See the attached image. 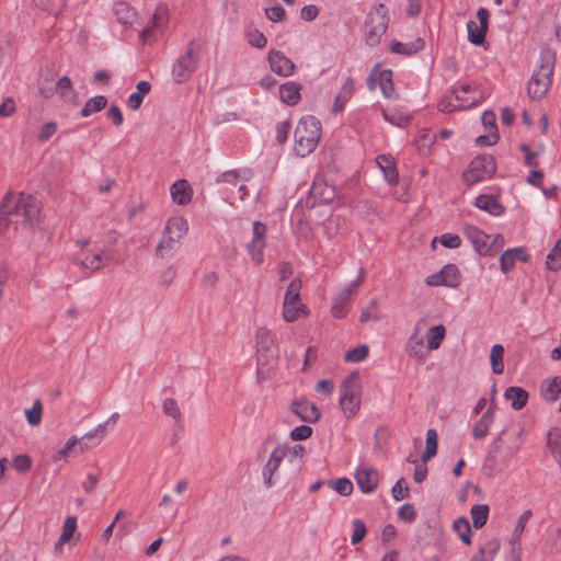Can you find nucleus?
Instances as JSON below:
<instances>
[{
    "instance_id": "nucleus-16",
    "label": "nucleus",
    "mask_w": 561,
    "mask_h": 561,
    "mask_svg": "<svg viewBox=\"0 0 561 561\" xmlns=\"http://www.w3.org/2000/svg\"><path fill=\"white\" fill-rule=\"evenodd\" d=\"M285 456L286 449L283 446H276L271 453L262 469L263 481L266 488L270 489L275 484L273 476L278 470Z\"/></svg>"
},
{
    "instance_id": "nucleus-28",
    "label": "nucleus",
    "mask_w": 561,
    "mask_h": 561,
    "mask_svg": "<svg viewBox=\"0 0 561 561\" xmlns=\"http://www.w3.org/2000/svg\"><path fill=\"white\" fill-rule=\"evenodd\" d=\"M110 261V255L99 251L95 253L87 254L82 260L79 261V265L83 271L92 273L106 266Z\"/></svg>"
},
{
    "instance_id": "nucleus-64",
    "label": "nucleus",
    "mask_w": 561,
    "mask_h": 561,
    "mask_svg": "<svg viewBox=\"0 0 561 561\" xmlns=\"http://www.w3.org/2000/svg\"><path fill=\"white\" fill-rule=\"evenodd\" d=\"M319 15V9L314 4H307L300 10V18L304 21L311 22Z\"/></svg>"
},
{
    "instance_id": "nucleus-11",
    "label": "nucleus",
    "mask_w": 561,
    "mask_h": 561,
    "mask_svg": "<svg viewBox=\"0 0 561 561\" xmlns=\"http://www.w3.org/2000/svg\"><path fill=\"white\" fill-rule=\"evenodd\" d=\"M461 274L455 264L444 265L439 272L426 278L428 286H446L455 288L460 285Z\"/></svg>"
},
{
    "instance_id": "nucleus-14",
    "label": "nucleus",
    "mask_w": 561,
    "mask_h": 561,
    "mask_svg": "<svg viewBox=\"0 0 561 561\" xmlns=\"http://www.w3.org/2000/svg\"><path fill=\"white\" fill-rule=\"evenodd\" d=\"M465 236L472 243L474 250L481 255L492 254V245L490 243L491 236L483 232L473 225H467L463 229Z\"/></svg>"
},
{
    "instance_id": "nucleus-48",
    "label": "nucleus",
    "mask_w": 561,
    "mask_h": 561,
    "mask_svg": "<svg viewBox=\"0 0 561 561\" xmlns=\"http://www.w3.org/2000/svg\"><path fill=\"white\" fill-rule=\"evenodd\" d=\"M331 488L342 496H348L353 492V483L348 478H339L334 481H329Z\"/></svg>"
},
{
    "instance_id": "nucleus-2",
    "label": "nucleus",
    "mask_w": 561,
    "mask_h": 561,
    "mask_svg": "<svg viewBox=\"0 0 561 561\" xmlns=\"http://www.w3.org/2000/svg\"><path fill=\"white\" fill-rule=\"evenodd\" d=\"M321 123L312 116L300 118L294 133V151L299 157H306L317 148L321 139Z\"/></svg>"
},
{
    "instance_id": "nucleus-23",
    "label": "nucleus",
    "mask_w": 561,
    "mask_h": 561,
    "mask_svg": "<svg viewBox=\"0 0 561 561\" xmlns=\"http://www.w3.org/2000/svg\"><path fill=\"white\" fill-rule=\"evenodd\" d=\"M301 84L296 81H287L279 85V99L289 106L297 105L301 99Z\"/></svg>"
},
{
    "instance_id": "nucleus-44",
    "label": "nucleus",
    "mask_w": 561,
    "mask_h": 561,
    "mask_svg": "<svg viewBox=\"0 0 561 561\" xmlns=\"http://www.w3.org/2000/svg\"><path fill=\"white\" fill-rule=\"evenodd\" d=\"M453 528L465 545L471 543V528L468 519L459 517L454 522Z\"/></svg>"
},
{
    "instance_id": "nucleus-13",
    "label": "nucleus",
    "mask_w": 561,
    "mask_h": 561,
    "mask_svg": "<svg viewBox=\"0 0 561 561\" xmlns=\"http://www.w3.org/2000/svg\"><path fill=\"white\" fill-rule=\"evenodd\" d=\"M386 31L387 23L385 21V16L379 12L369 14L364 27L365 41L367 45L376 46L380 42Z\"/></svg>"
},
{
    "instance_id": "nucleus-61",
    "label": "nucleus",
    "mask_w": 561,
    "mask_h": 561,
    "mask_svg": "<svg viewBox=\"0 0 561 561\" xmlns=\"http://www.w3.org/2000/svg\"><path fill=\"white\" fill-rule=\"evenodd\" d=\"M419 47L416 48L413 44H405L401 42H392L390 45V50L394 54L401 55H411L414 54Z\"/></svg>"
},
{
    "instance_id": "nucleus-60",
    "label": "nucleus",
    "mask_w": 561,
    "mask_h": 561,
    "mask_svg": "<svg viewBox=\"0 0 561 561\" xmlns=\"http://www.w3.org/2000/svg\"><path fill=\"white\" fill-rule=\"evenodd\" d=\"M57 129L58 126L55 122H48L44 124L37 136V140L39 142H46L51 136L56 134Z\"/></svg>"
},
{
    "instance_id": "nucleus-47",
    "label": "nucleus",
    "mask_w": 561,
    "mask_h": 561,
    "mask_svg": "<svg viewBox=\"0 0 561 561\" xmlns=\"http://www.w3.org/2000/svg\"><path fill=\"white\" fill-rule=\"evenodd\" d=\"M162 411L167 416L172 417L176 423L182 422V413L178 402L174 399H165L162 403Z\"/></svg>"
},
{
    "instance_id": "nucleus-59",
    "label": "nucleus",
    "mask_w": 561,
    "mask_h": 561,
    "mask_svg": "<svg viewBox=\"0 0 561 561\" xmlns=\"http://www.w3.org/2000/svg\"><path fill=\"white\" fill-rule=\"evenodd\" d=\"M266 18L272 22H280L285 19V10L280 4H276L265 9Z\"/></svg>"
},
{
    "instance_id": "nucleus-15",
    "label": "nucleus",
    "mask_w": 561,
    "mask_h": 561,
    "mask_svg": "<svg viewBox=\"0 0 561 561\" xmlns=\"http://www.w3.org/2000/svg\"><path fill=\"white\" fill-rule=\"evenodd\" d=\"M290 411L305 423H316L320 420L321 413L317 405L307 399H298L291 402Z\"/></svg>"
},
{
    "instance_id": "nucleus-53",
    "label": "nucleus",
    "mask_w": 561,
    "mask_h": 561,
    "mask_svg": "<svg viewBox=\"0 0 561 561\" xmlns=\"http://www.w3.org/2000/svg\"><path fill=\"white\" fill-rule=\"evenodd\" d=\"M241 172L244 173L245 171L233 169V170H228V171L221 172L216 176L215 182L217 184L228 183V184L236 185L241 176Z\"/></svg>"
},
{
    "instance_id": "nucleus-4",
    "label": "nucleus",
    "mask_w": 561,
    "mask_h": 561,
    "mask_svg": "<svg viewBox=\"0 0 561 561\" xmlns=\"http://www.w3.org/2000/svg\"><path fill=\"white\" fill-rule=\"evenodd\" d=\"M362 402V385L356 374L345 378L340 388L339 404L343 415L350 420L359 411Z\"/></svg>"
},
{
    "instance_id": "nucleus-12",
    "label": "nucleus",
    "mask_w": 561,
    "mask_h": 561,
    "mask_svg": "<svg viewBox=\"0 0 561 561\" xmlns=\"http://www.w3.org/2000/svg\"><path fill=\"white\" fill-rule=\"evenodd\" d=\"M265 234H266V226L261 221L253 222V236L251 242L248 244V252L251 256V260L255 265H260L263 263V250L266 245L265 243Z\"/></svg>"
},
{
    "instance_id": "nucleus-36",
    "label": "nucleus",
    "mask_w": 561,
    "mask_h": 561,
    "mask_svg": "<svg viewBox=\"0 0 561 561\" xmlns=\"http://www.w3.org/2000/svg\"><path fill=\"white\" fill-rule=\"evenodd\" d=\"M379 85L381 89V93L387 99H397L398 95L396 93L394 84L392 82V71L391 70H382L379 73Z\"/></svg>"
},
{
    "instance_id": "nucleus-1",
    "label": "nucleus",
    "mask_w": 561,
    "mask_h": 561,
    "mask_svg": "<svg viewBox=\"0 0 561 561\" xmlns=\"http://www.w3.org/2000/svg\"><path fill=\"white\" fill-rule=\"evenodd\" d=\"M556 51L545 46L540 49L539 65L528 81L527 92L531 99L540 100L549 91L556 66Z\"/></svg>"
},
{
    "instance_id": "nucleus-7",
    "label": "nucleus",
    "mask_w": 561,
    "mask_h": 561,
    "mask_svg": "<svg viewBox=\"0 0 561 561\" xmlns=\"http://www.w3.org/2000/svg\"><path fill=\"white\" fill-rule=\"evenodd\" d=\"M496 171L495 159L491 154L476 157L462 173V180L468 186L490 179Z\"/></svg>"
},
{
    "instance_id": "nucleus-49",
    "label": "nucleus",
    "mask_w": 561,
    "mask_h": 561,
    "mask_svg": "<svg viewBox=\"0 0 561 561\" xmlns=\"http://www.w3.org/2000/svg\"><path fill=\"white\" fill-rule=\"evenodd\" d=\"M43 404L39 399L33 402L32 409L25 411V416L30 425L36 426L42 421Z\"/></svg>"
},
{
    "instance_id": "nucleus-32",
    "label": "nucleus",
    "mask_w": 561,
    "mask_h": 561,
    "mask_svg": "<svg viewBox=\"0 0 561 561\" xmlns=\"http://www.w3.org/2000/svg\"><path fill=\"white\" fill-rule=\"evenodd\" d=\"M405 351L409 356L422 362L425 360L428 355V351L426 346H424L423 336L410 335L407 341Z\"/></svg>"
},
{
    "instance_id": "nucleus-19",
    "label": "nucleus",
    "mask_w": 561,
    "mask_h": 561,
    "mask_svg": "<svg viewBox=\"0 0 561 561\" xmlns=\"http://www.w3.org/2000/svg\"><path fill=\"white\" fill-rule=\"evenodd\" d=\"M355 91V83L354 80L348 77L345 79L344 83L342 84L339 93L336 94L331 112L333 115H337L342 113L345 108V105L351 100Z\"/></svg>"
},
{
    "instance_id": "nucleus-37",
    "label": "nucleus",
    "mask_w": 561,
    "mask_h": 561,
    "mask_svg": "<svg viewBox=\"0 0 561 561\" xmlns=\"http://www.w3.org/2000/svg\"><path fill=\"white\" fill-rule=\"evenodd\" d=\"M244 39L247 43L257 49H263L267 44L265 35L253 26H248L244 31Z\"/></svg>"
},
{
    "instance_id": "nucleus-56",
    "label": "nucleus",
    "mask_w": 561,
    "mask_h": 561,
    "mask_svg": "<svg viewBox=\"0 0 561 561\" xmlns=\"http://www.w3.org/2000/svg\"><path fill=\"white\" fill-rule=\"evenodd\" d=\"M312 435V428L309 425H299L290 431L289 437L293 440H306Z\"/></svg>"
},
{
    "instance_id": "nucleus-62",
    "label": "nucleus",
    "mask_w": 561,
    "mask_h": 561,
    "mask_svg": "<svg viewBox=\"0 0 561 561\" xmlns=\"http://www.w3.org/2000/svg\"><path fill=\"white\" fill-rule=\"evenodd\" d=\"M403 482V479H399L391 489L394 501H401L409 495V488Z\"/></svg>"
},
{
    "instance_id": "nucleus-17",
    "label": "nucleus",
    "mask_w": 561,
    "mask_h": 561,
    "mask_svg": "<svg viewBox=\"0 0 561 561\" xmlns=\"http://www.w3.org/2000/svg\"><path fill=\"white\" fill-rule=\"evenodd\" d=\"M267 61L271 70L278 76L289 77L295 72V64L279 50L270 49Z\"/></svg>"
},
{
    "instance_id": "nucleus-52",
    "label": "nucleus",
    "mask_w": 561,
    "mask_h": 561,
    "mask_svg": "<svg viewBox=\"0 0 561 561\" xmlns=\"http://www.w3.org/2000/svg\"><path fill=\"white\" fill-rule=\"evenodd\" d=\"M368 356V346L360 345L346 352L344 359L348 363H359Z\"/></svg>"
},
{
    "instance_id": "nucleus-6",
    "label": "nucleus",
    "mask_w": 561,
    "mask_h": 561,
    "mask_svg": "<svg viewBox=\"0 0 561 561\" xmlns=\"http://www.w3.org/2000/svg\"><path fill=\"white\" fill-rule=\"evenodd\" d=\"M302 284L300 278H294L284 295L283 301V319L286 322H295L300 316L307 313V307L302 304L300 299V290Z\"/></svg>"
},
{
    "instance_id": "nucleus-9",
    "label": "nucleus",
    "mask_w": 561,
    "mask_h": 561,
    "mask_svg": "<svg viewBox=\"0 0 561 561\" xmlns=\"http://www.w3.org/2000/svg\"><path fill=\"white\" fill-rule=\"evenodd\" d=\"M363 270H359L357 279L346 285L332 300L331 313L336 319L345 318L348 313L351 299L356 293L357 287L363 282Z\"/></svg>"
},
{
    "instance_id": "nucleus-40",
    "label": "nucleus",
    "mask_w": 561,
    "mask_h": 561,
    "mask_svg": "<svg viewBox=\"0 0 561 561\" xmlns=\"http://www.w3.org/2000/svg\"><path fill=\"white\" fill-rule=\"evenodd\" d=\"M467 32H468V41L473 45H482L485 35L488 32V28H483L482 26H479L474 21H468L467 22Z\"/></svg>"
},
{
    "instance_id": "nucleus-18",
    "label": "nucleus",
    "mask_w": 561,
    "mask_h": 561,
    "mask_svg": "<svg viewBox=\"0 0 561 561\" xmlns=\"http://www.w3.org/2000/svg\"><path fill=\"white\" fill-rule=\"evenodd\" d=\"M355 480L363 493H371L376 490L379 481V473L373 468H358L355 472Z\"/></svg>"
},
{
    "instance_id": "nucleus-10",
    "label": "nucleus",
    "mask_w": 561,
    "mask_h": 561,
    "mask_svg": "<svg viewBox=\"0 0 561 561\" xmlns=\"http://www.w3.org/2000/svg\"><path fill=\"white\" fill-rule=\"evenodd\" d=\"M479 103L476 91L470 84L461 83L456 85L451 92V100L448 105L442 107L443 111L468 110Z\"/></svg>"
},
{
    "instance_id": "nucleus-54",
    "label": "nucleus",
    "mask_w": 561,
    "mask_h": 561,
    "mask_svg": "<svg viewBox=\"0 0 561 561\" xmlns=\"http://www.w3.org/2000/svg\"><path fill=\"white\" fill-rule=\"evenodd\" d=\"M500 549V542L495 539L489 540L483 547L480 548V554L484 561H493L495 554Z\"/></svg>"
},
{
    "instance_id": "nucleus-38",
    "label": "nucleus",
    "mask_w": 561,
    "mask_h": 561,
    "mask_svg": "<svg viewBox=\"0 0 561 561\" xmlns=\"http://www.w3.org/2000/svg\"><path fill=\"white\" fill-rule=\"evenodd\" d=\"M107 104V100L103 95H96L89 99L81 110L82 117H89L90 115L102 111Z\"/></svg>"
},
{
    "instance_id": "nucleus-51",
    "label": "nucleus",
    "mask_w": 561,
    "mask_h": 561,
    "mask_svg": "<svg viewBox=\"0 0 561 561\" xmlns=\"http://www.w3.org/2000/svg\"><path fill=\"white\" fill-rule=\"evenodd\" d=\"M352 528L353 533L351 536V542L352 545H357L365 538L367 534V528L365 523L359 518H355L352 520Z\"/></svg>"
},
{
    "instance_id": "nucleus-35",
    "label": "nucleus",
    "mask_w": 561,
    "mask_h": 561,
    "mask_svg": "<svg viewBox=\"0 0 561 561\" xmlns=\"http://www.w3.org/2000/svg\"><path fill=\"white\" fill-rule=\"evenodd\" d=\"M114 13L119 23L125 27L131 26L136 20V13L126 2H117L114 4Z\"/></svg>"
},
{
    "instance_id": "nucleus-34",
    "label": "nucleus",
    "mask_w": 561,
    "mask_h": 561,
    "mask_svg": "<svg viewBox=\"0 0 561 561\" xmlns=\"http://www.w3.org/2000/svg\"><path fill=\"white\" fill-rule=\"evenodd\" d=\"M504 398L511 402V407L518 411L523 409L528 401V392L520 387H508L504 392Z\"/></svg>"
},
{
    "instance_id": "nucleus-55",
    "label": "nucleus",
    "mask_w": 561,
    "mask_h": 561,
    "mask_svg": "<svg viewBox=\"0 0 561 561\" xmlns=\"http://www.w3.org/2000/svg\"><path fill=\"white\" fill-rule=\"evenodd\" d=\"M378 302L376 299L370 300L369 306L365 308L359 317L360 322L378 321L380 317L377 312Z\"/></svg>"
},
{
    "instance_id": "nucleus-39",
    "label": "nucleus",
    "mask_w": 561,
    "mask_h": 561,
    "mask_svg": "<svg viewBox=\"0 0 561 561\" xmlns=\"http://www.w3.org/2000/svg\"><path fill=\"white\" fill-rule=\"evenodd\" d=\"M489 506L486 504H477L473 505L470 510L472 524L476 529L482 528L488 520L489 517Z\"/></svg>"
},
{
    "instance_id": "nucleus-30",
    "label": "nucleus",
    "mask_w": 561,
    "mask_h": 561,
    "mask_svg": "<svg viewBox=\"0 0 561 561\" xmlns=\"http://www.w3.org/2000/svg\"><path fill=\"white\" fill-rule=\"evenodd\" d=\"M494 423V412L490 407L479 419V421L473 425L472 436L476 439H483L488 434L490 428Z\"/></svg>"
},
{
    "instance_id": "nucleus-43",
    "label": "nucleus",
    "mask_w": 561,
    "mask_h": 561,
    "mask_svg": "<svg viewBox=\"0 0 561 561\" xmlns=\"http://www.w3.org/2000/svg\"><path fill=\"white\" fill-rule=\"evenodd\" d=\"M547 446L552 454L553 458L561 456V428L552 427L548 432Z\"/></svg>"
},
{
    "instance_id": "nucleus-27",
    "label": "nucleus",
    "mask_w": 561,
    "mask_h": 561,
    "mask_svg": "<svg viewBox=\"0 0 561 561\" xmlns=\"http://www.w3.org/2000/svg\"><path fill=\"white\" fill-rule=\"evenodd\" d=\"M172 201L178 205H186L191 202L193 190L186 180H178L170 187Z\"/></svg>"
},
{
    "instance_id": "nucleus-3",
    "label": "nucleus",
    "mask_w": 561,
    "mask_h": 561,
    "mask_svg": "<svg viewBox=\"0 0 561 561\" xmlns=\"http://www.w3.org/2000/svg\"><path fill=\"white\" fill-rule=\"evenodd\" d=\"M203 51V44L198 41H191L185 51L179 55L172 65L171 76L175 83L187 82L198 68Z\"/></svg>"
},
{
    "instance_id": "nucleus-8",
    "label": "nucleus",
    "mask_w": 561,
    "mask_h": 561,
    "mask_svg": "<svg viewBox=\"0 0 561 561\" xmlns=\"http://www.w3.org/2000/svg\"><path fill=\"white\" fill-rule=\"evenodd\" d=\"M257 346V365L274 363L279 354L278 344L274 334L266 328H259L255 333Z\"/></svg>"
},
{
    "instance_id": "nucleus-45",
    "label": "nucleus",
    "mask_w": 561,
    "mask_h": 561,
    "mask_svg": "<svg viewBox=\"0 0 561 561\" xmlns=\"http://www.w3.org/2000/svg\"><path fill=\"white\" fill-rule=\"evenodd\" d=\"M546 265L552 272H557L561 268V239L556 242L554 247L548 253Z\"/></svg>"
},
{
    "instance_id": "nucleus-20",
    "label": "nucleus",
    "mask_w": 561,
    "mask_h": 561,
    "mask_svg": "<svg viewBox=\"0 0 561 561\" xmlns=\"http://www.w3.org/2000/svg\"><path fill=\"white\" fill-rule=\"evenodd\" d=\"M376 163L382 172L386 182L389 185H396L399 181V173L393 157L391 154H380L376 158Z\"/></svg>"
},
{
    "instance_id": "nucleus-25",
    "label": "nucleus",
    "mask_w": 561,
    "mask_h": 561,
    "mask_svg": "<svg viewBox=\"0 0 561 561\" xmlns=\"http://www.w3.org/2000/svg\"><path fill=\"white\" fill-rule=\"evenodd\" d=\"M533 513L530 510H527L525 511L517 519L516 522V525L512 531V536H511V539H510V545L512 547V552L515 556V559L514 561H518L519 560V540H520V537L525 530V526L527 524V522L530 519Z\"/></svg>"
},
{
    "instance_id": "nucleus-29",
    "label": "nucleus",
    "mask_w": 561,
    "mask_h": 561,
    "mask_svg": "<svg viewBox=\"0 0 561 561\" xmlns=\"http://www.w3.org/2000/svg\"><path fill=\"white\" fill-rule=\"evenodd\" d=\"M540 392L545 401H557L561 394V376L545 379L541 383Z\"/></svg>"
},
{
    "instance_id": "nucleus-31",
    "label": "nucleus",
    "mask_w": 561,
    "mask_h": 561,
    "mask_svg": "<svg viewBox=\"0 0 561 561\" xmlns=\"http://www.w3.org/2000/svg\"><path fill=\"white\" fill-rule=\"evenodd\" d=\"M168 23V8L159 4L152 16L151 23L142 30L141 37L144 39L151 37L153 28H161Z\"/></svg>"
},
{
    "instance_id": "nucleus-42",
    "label": "nucleus",
    "mask_w": 561,
    "mask_h": 561,
    "mask_svg": "<svg viewBox=\"0 0 561 561\" xmlns=\"http://www.w3.org/2000/svg\"><path fill=\"white\" fill-rule=\"evenodd\" d=\"M503 356L504 347L501 344L493 345L490 352V362L492 371L496 375L502 374L504 370Z\"/></svg>"
},
{
    "instance_id": "nucleus-63",
    "label": "nucleus",
    "mask_w": 561,
    "mask_h": 561,
    "mask_svg": "<svg viewBox=\"0 0 561 561\" xmlns=\"http://www.w3.org/2000/svg\"><path fill=\"white\" fill-rule=\"evenodd\" d=\"M316 391L324 397H330L334 391V382L331 379H321L316 385Z\"/></svg>"
},
{
    "instance_id": "nucleus-21",
    "label": "nucleus",
    "mask_w": 561,
    "mask_h": 561,
    "mask_svg": "<svg viewBox=\"0 0 561 561\" xmlns=\"http://www.w3.org/2000/svg\"><path fill=\"white\" fill-rule=\"evenodd\" d=\"M528 255L523 248H512L504 251L500 256V267L505 274L510 273L516 261L527 262Z\"/></svg>"
},
{
    "instance_id": "nucleus-50",
    "label": "nucleus",
    "mask_w": 561,
    "mask_h": 561,
    "mask_svg": "<svg viewBox=\"0 0 561 561\" xmlns=\"http://www.w3.org/2000/svg\"><path fill=\"white\" fill-rule=\"evenodd\" d=\"M439 241L440 244L448 249H457L461 245V239L455 233H443L440 237H435L432 241V245L435 247V242Z\"/></svg>"
},
{
    "instance_id": "nucleus-33",
    "label": "nucleus",
    "mask_w": 561,
    "mask_h": 561,
    "mask_svg": "<svg viewBox=\"0 0 561 561\" xmlns=\"http://www.w3.org/2000/svg\"><path fill=\"white\" fill-rule=\"evenodd\" d=\"M446 336V328L443 324L431 327L424 336L428 352L439 348Z\"/></svg>"
},
{
    "instance_id": "nucleus-26",
    "label": "nucleus",
    "mask_w": 561,
    "mask_h": 561,
    "mask_svg": "<svg viewBox=\"0 0 561 561\" xmlns=\"http://www.w3.org/2000/svg\"><path fill=\"white\" fill-rule=\"evenodd\" d=\"M381 114L386 122L397 127H403L412 119V115L399 105L383 108Z\"/></svg>"
},
{
    "instance_id": "nucleus-57",
    "label": "nucleus",
    "mask_w": 561,
    "mask_h": 561,
    "mask_svg": "<svg viewBox=\"0 0 561 561\" xmlns=\"http://www.w3.org/2000/svg\"><path fill=\"white\" fill-rule=\"evenodd\" d=\"M290 122L283 121L276 124V141L280 145L285 144L290 133Z\"/></svg>"
},
{
    "instance_id": "nucleus-41",
    "label": "nucleus",
    "mask_w": 561,
    "mask_h": 561,
    "mask_svg": "<svg viewBox=\"0 0 561 561\" xmlns=\"http://www.w3.org/2000/svg\"><path fill=\"white\" fill-rule=\"evenodd\" d=\"M84 440V437H77V436H71L65 444V446L62 448H60L59 450H57L54 456H53V459L55 461H58V460H61V459H65L68 457L70 450L77 445V444H80V449L81 450H84V449H88L89 446L87 444H82V442Z\"/></svg>"
},
{
    "instance_id": "nucleus-24",
    "label": "nucleus",
    "mask_w": 561,
    "mask_h": 561,
    "mask_svg": "<svg viewBox=\"0 0 561 561\" xmlns=\"http://www.w3.org/2000/svg\"><path fill=\"white\" fill-rule=\"evenodd\" d=\"M474 206L492 216H501L505 211V207L494 195L482 194L477 196Z\"/></svg>"
},
{
    "instance_id": "nucleus-46",
    "label": "nucleus",
    "mask_w": 561,
    "mask_h": 561,
    "mask_svg": "<svg viewBox=\"0 0 561 561\" xmlns=\"http://www.w3.org/2000/svg\"><path fill=\"white\" fill-rule=\"evenodd\" d=\"M437 451V432L434 428H430L426 432V448L422 454V460L427 461Z\"/></svg>"
},
{
    "instance_id": "nucleus-58",
    "label": "nucleus",
    "mask_w": 561,
    "mask_h": 561,
    "mask_svg": "<svg viewBox=\"0 0 561 561\" xmlns=\"http://www.w3.org/2000/svg\"><path fill=\"white\" fill-rule=\"evenodd\" d=\"M398 516L404 522L412 523L416 518V511L412 504L405 503L398 510Z\"/></svg>"
},
{
    "instance_id": "nucleus-22",
    "label": "nucleus",
    "mask_w": 561,
    "mask_h": 561,
    "mask_svg": "<svg viewBox=\"0 0 561 561\" xmlns=\"http://www.w3.org/2000/svg\"><path fill=\"white\" fill-rule=\"evenodd\" d=\"M77 530V517L67 516L64 520L61 533L54 545V552L60 554L64 550V546L75 537Z\"/></svg>"
},
{
    "instance_id": "nucleus-5",
    "label": "nucleus",
    "mask_w": 561,
    "mask_h": 561,
    "mask_svg": "<svg viewBox=\"0 0 561 561\" xmlns=\"http://www.w3.org/2000/svg\"><path fill=\"white\" fill-rule=\"evenodd\" d=\"M188 224L182 216H175L167 221L161 240L156 248V254L164 256L171 253L187 233Z\"/></svg>"
}]
</instances>
